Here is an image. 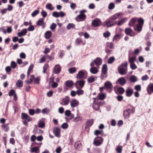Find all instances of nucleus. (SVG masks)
<instances>
[{
    "mask_svg": "<svg viewBox=\"0 0 153 153\" xmlns=\"http://www.w3.org/2000/svg\"><path fill=\"white\" fill-rule=\"evenodd\" d=\"M122 146H117L116 150L118 153H121L122 152Z\"/></svg>",
    "mask_w": 153,
    "mask_h": 153,
    "instance_id": "nucleus-41",
    "label": "nucleus"
},
{
    "mask_svg": "<svg viewBox=\"0 0 153 153\" xmlns=\"http://www.w3.org/2000/svg\"><path fill=\"white\" fill-rule=\"evenodd\" d=\"M104 86L107 89L111 91L112 89L113 85L112 83L109 81H107L105 83Z\"/></svg>",
    "mask_w": 153,
    "mask_h": 153,
    "instance_id": "nucleus-12",
    "label": "nucleus"
},
{
    "mask_svg": "<svg viewBox=\"0 0 153 153\" xmlns=\"http://www.w3.org/2000/svg\"><path fill=\"white\" fill-rule=\"evenodd\" d=\"M94 122L93 120L91 119L88 120L86 122L85 126V128L91 127L93 124Z\"/></svg>",
    "mask_w": 153,
    "mask_h": 153,
    "instance_id": "nucleus-22",
    "label": "nucleus"
},
{
    "mask_svg": "<svg viewBox=\"0 0 153 153\" xmlns=\"http://www.w3.org/2000/svg\"><path fill=\"white\" fill-rule=\"evenodd\" d=\"M103 141V139L101 137H97L94 139L93 144L95 146H99L102 144Z\"/></svg>",
    "mask_w": 153,
    "mask_h": 153,
    "instance_id": "nucleus-4",
    "label": "nucleus"
},
{
    "mask_svg": "<svg viewBox=\"0 0 153 153\" xmlns=\"http://www.w3.org/2000/svg\"><path fill=\"white\" fill-rule=\"evenodd\" d=\"M45 37L47 39H49L52 36V33L50 31H48L45 33Z\"/></svg>",
    "mask_w": 153,
    "mask_h": 153,
    "instance_id": "nucleus-28",
    "label": "nucleus"
},
{
    "mask_svg": "<svg viewBox=\"0 0 153 153\" xmlns=\"http://www.w3.org/2000/svg\"><path fill=\"white\" fill-rule=\"evenodd\" d=\"M65 115L67 117H69L71 114V112L69 110H67L65 112Z\"/></svg>",
    "mask_w": 153,
    "mask_h": 153,
    "instance_id": "nucleus-58",
    "label": "nucleus"
},
{
    "mask_svg": "<svg viewBox=\"0 0 153 153\" xmlns=\"http://www.w3.org/2000/svg\"><path fill=\"white\" fill-rule=\"evenodd\" d=\"M101 23V21L100 19H96L92 21L91 25L94 27H96L99 26Z\"/></svg>",
    "mask_w": 153,
    "mask_h": 153,
    "instance_id": "nucleus-6",
    "label": "nucleus"
},
{
    "mask_svg": "<svg viewBox=\"0 0 153 153\" xmlns=\"http://www.w3.org/2000/svg\"><path fill=\"white\" fill-rule=\"evenodd\" d=\"M118 82L121 85H123L126 82V79L123 77L119 78L117 80Z\"/></svg>",
    "mask_w": 153,
    "mask_h": 153,
    "instance_id": "nucleus-21",
    "label": "nucleus"
},
{
    "mask_svg": "<svg viewBox=\"0 0 153 153\" xmlns=\"http://www.w3.org/2000/svg\"><path fill=\"white\" fill-rule=\"evenodd\" d=\"M77 68L75 67H71L68 69V71L70 74H73L76 72Z\"/></svg>",
    "mask_w": 153,
    "mask_h": 153,
    "instance_id": "nucleus-29",
    "label": "nucleus"
},
{
    "mask_svg": "<svg viewBox=\"0 0 153 153\" xmlns=\"http://www.w3.org/2000/svg\"><path fill=\"white\" fill-rule=\"evenodd\" d=\"M126 34L130 36H133L136 35V33L130 28H126L125 30Z\"/></svg>",
    "mask_w": 153,
    "mask_h": 153,
    "instance_id": "nucleus-5",
    "label": "nucleus"
},
{
    "mask_svg": "<svg viewBox=\"0 0 153 153\" xmlns=\"http://www.w3.org/2000/svg\"><path fill=\"white\" fill-rule=\"evenodd\" d=\"M38 126L39 127L43 128L45 126V123L42 121L40 120L39 122Z\"/></svg>",
    "mask_w": 153,
    "mask_h": 153,
    "instance_id": "nucleus-46",
    "label": "nucleus"
},
{
    "mask_svg": "<svg viewBox=\"0 0 153 153\" xmlns=\"http://www.w3.org/2000/svg\"><path fill=\"white\" fill-rule=\"evenodd\" d=\"M133 93V89L130 88H128L126 91V95L128 97H131L132 94Z\"/></svg>",
    "mask_w": 153,
    "mask_h": 153,
    "instance_id": "nucleus-20",
    "label": "nucleus"
},
{
    "mask_svg": "<svg viewBox=\"0 0 153 153\" xmlns=\"http://www.w3.org/2000/svg\"><path fill=\"white\" fill-rule=\"evenodd\" d=\"M97 79V77L95 76H91L89 77L87 79V81L89 83H91L96 80Z\"/></svg>",
    "mask_w": 153,
    "mask_h": 153,
    "instance_id": "nucleus-24",
    "label": "nucleus"
},
{
    "mask_svg": "<svg viewBox=\"0 0 153 153\" xmlns=\"http://www.w3.org/2000/svg\"><path fill=\"white\" fill-rule=\"evenodd\" d=\"M35 113V110L33 109H30L29 110V113L31 115H33Z\"/></svg>",
    "mask_w": 153,
    "mask_h": 153,
    "instance_id": "nucleus-51",
    "label": "nucleus"
},
{
    "mask_svg": "<svg viewBox=\"0 0 153 153\" xmlns=\"http://www.w3.org/2000/svg\"><path fill=\"white\" fill-rule=\"evenodd\" d=\"M75 43L76 45H79L82 43V41L81 38H77L76 39Z\"/></svg>",
    "mask_w": 153,
    "mask_h": 153,
    "instance_id": "nucleus-45",
    "label": "nucleus"
},
{
    "mask_svg": "<svg viewBox=\"0 0 153 153\" xmlns=\"http://www.w3.org/2000/svg\"><path fill=\"white\" fill-rule=\"evenodd\" d=\"M135 89L137 91H140L141 90V87L140 85H138L135 86Z\"/></svg>",
    "mask_w": 153,
    "mask_h": 153,
    "instance_id": "nucleus-63",
    "label": "nucleus"
},
{
    "mask_svg": "<svg viewBox=\"0 0 153 153\" xmlns=\"http://www.w3.org/2000/svg\"><path fill=\"white\" fill-rule=\"evenodd\" d=\"M144 23V20L142 18L134 17L130 20L128 25L130 26H133L135 31L140 32L142 30Z\"/></svg>",
    "mask_w": 153,
    "mask_h": 153,
    "instance_id": "nucleus-1",
    "label": "nucleus"
},
{
    "mask_svg": "<svg viewBox=\"0 0 153 153\" xmlns=\"http://www.w3.org/2000/svg\"><path fill=\"white\" fill-rule=\"evenodd\" d=\"M68 125L66 123H63L61 126L62 128L63 129H66L68 128Z\"/></svg>",
    "mask_w": 153,
    "mask_h": 153,
    "instance_id": "nucleus-61",
    "label": "nucleus"
},
{
    "mask_svg": "<svg viewBox=\"0 0 153 153\" xmlns=\"http://www.w3.org/2000/svg\"><path fill=\"white\" fill-rule=\"evenodd\" d=\"M56 25L55 23H52L50 27V29L52 30H54L56 28Z\"/></svg>",
    "mask_w": 153,
    "mask_h": 153,
    "instance_id": "nucleus-55",
    "label": "nucleus"
},
{
    "mask_svg": "<svg viewBox=\"0 0 153 153\" xmlns=\"http://www.w3.org/2000/svg\"><path fill=\"white\" fill-rule=\"evenodd\" d=\"M65 84L66 85L69 87H71L73 85V82L72 81H67L66 82Z\"/></svg>",
    "mask_w": 153,
    "mask_h": 153,
    "instance_id": "nucleus-44",
    "label": "nucleus"
},
{
    "mask_svg": "<svg viewBox=\"0 0 153 153\" xmlns=\"http://www.w3.org/2000/svg\"><path fill=\"white\" fill-rule=\"evenodd\" d=\"M39 148V147H33L31 150V152H35L36 153H39L40 152Z\"/></svg>",
    "mask_w": 153,
    "mask_h": 153,
    "instance_id": "nucleus-39",
    "label": "nucleus"
},
{
    "mask_svg": "<svg viewBox=\"0 0 153 153\" xmlns=\"http://www.w3.org/2000/svg\"><path fill=\"white\" fill-rule=\"evenodd\" d=\"M136 59V57L135 56H133L132 57H129L128 58V61L131 64L132 63H134Z\"/></svg>",
    "mask_w": 153,
    "mask_h": 153,
    "instance_id": "nucleus-38",
    "label": "nucleus"
},
{
    "mask_svg": "<svg viewBox=\"0 0 153 153\" xmlns=\"http://www.w3.org/2000/svg\"><path fill=\"white\" fill-rule=\"evenodd\" d=\"M86 71L85 70L79 71L76 74V77L78 79H82L84 77Z\"/></svg>",
    "mask_w": 153,
    "mask_h": 153,
    "instance_id": "nucleus-11",
    "label": "nucleus"
},
{
    "mask_svg": "<svg viewBox=\"0 0 153 153\" xmlns=\"http://www.w3.org/2000/svg\"><path fill=\"white\" fill-rule=\"evenodd\" d=\"M39 10H36L34 11L31 14V16L33 17L35 16L36 15L39 14Z\"/></svg>",
    "mask_w": 153,
    "mask_h": 153,
    "instance_id": "nucleus-47",
    "label": "nucleus"
},
{
    "mask_svg": "<svg viewBox=\"0 0 153 153\" xmlns=\"http://www.w3.org/2000/svg\"><path fill=\"white\" fill-rule=\"evenodd\" d=\"M130 81L132 82H135L137 80V78L134 76H133L130 77Z\"/></svg>",
    "mask_w": 153,
    "mask_h": 153,
    "instance_id": "nucleus-50",
    "label": "nucleus"
},
{
    "mask_svg": "<svg viewBox=\"0 0 153 153\" xmlns=\"http://www.w3.org/2000/svg\"><path fill=\"white\" fill-rule=\"evenodd\" d=\"M69 101L70 98L69 97L66 96L60 100V103L62 105H66L69 104Z\"/></svg>",
    "mask_w": 153,
    "mask_h": 153,
    "instance_id": "nucleus-7",
    "label": "nucleus"
},
{
    "mask_svg": "<svg viewBox=\"0 0 153 153\" xmlns=\"http://www.w3.org/2000/svg\"><path fill=\"white\" fill-rule=\"evenodd\" d=\"M127 62L121 64L118 68V71L119 74L123 75L125 74L127 72Z\"/></svg>",
    "mask_w": 153,
    "mask_h": 153,
    "instance_id": "nucleus-2",
    "label": "nucleus"
},
{
    "mask_svg": "<svg viewBox=\"0 0 153 153\" xmlns=\"http://www.w3.org/2000/svg\"><path fill=\"white\" fill-rule=\"evenodd\" d=\"M64 108L62 107H60L58 109L59 112L61 114H62L64 113Z\"/></svg>",
    "mask_w": 153,
    "mask_h": 153,
    "instance_id": "nucleus-60",
    "label": "nucleus"
},
{
    "mask_svg": "<svg viewBox=\"0 0 153 153\" xmlns=\"http://www.w3.org/2000/svg\"><path fill=\"white\" fill-rule=\"evenodd\" d=\"M98 98H97L99 100H100L101 101V100H103L104 99L105 97V94H99L98 96Z\"/></svg>",
    "mask_w": 153,
    "mask_h": 153,
    "instance_id": "nucleus-40",
    "label": "nucleus"
},
{
    "mask_svg": "<svg viewBox=\"0 0 153 153\" xmlns=\"http://www.w3.org/2000/svg\"><path fill=\"white\" fill-rule=\"evenodd\" d=\"M90 71L92 74H96L98 73V70L96 67H92L90 68Z\"/></svg>",
    "mask_w": 153,
    "mask_h": 153,
    "instance_id": "nucleus-25",
    "label": "nucleus"
},
{
    "mask_svg": "<svg viewBox=\"0 0 153 153\" xmlns=\"http://www.w3.org/2000/svg\"><path fill=\"white\" fill-rule=\"evenodd\" d=\"M130 67L132 70H135L137 68V65L134 63H132L130 64Z\"/></svg>",
    "mask_w": 153,
    "mask_h": 153,
    "instance_id": "nucleus-48",
    "label": "nucleus"
},
{
    "mask_svg": "<svg viewBox=\"0 0 153 153\" xmlns=\"http://www.w3.org/2000/svg\"><path fill=\"white\" fill-rule=\"evenodd\" d=\"M115 58L114 57H111L109 59L108 61V63L109 64H111L115 60Z\"/></svg>",
    "mask_w": 153,
    "mask_h": 153,
    "instance_id": "nucleus-53",
    "label": "nucleus"
},
{
    "mask_svg": "<svg viewBox=\"0 0 153 153\" xmlns=\"http://www.w3.org/2000/svg\"><path fill=\"white\" fill-rule=\"evenodd\" d=\"M79 105V102L76 99H73L70 102L71 107L74 108L77 106Z\"/></svg>",
    "mask_w": 153,
    "mask_h": 153,
    "instance_id": "nucleus-14",
    "label": "nucleus"
},
{
    "mask_svg": "<svg viewBox=\"0 0 153 153\" xmlns=\"http://www.w3.org/2000/svg\"><path fill=\"white\" fill-rule=\"evenodd\" d=\"M76 94L78 95H82L84 93V91L83 90L80 89L77 90L76 91Z\"/></svg>",
    "mask_w": 153,
    "mask_h": 153,
    "instance_id": "nucleus-49",
    "label": "nucleus"
},
{
    "mask_svg": "<svg viewBox=\"0 0 153 153\" xmlns=\"http://www.w3.org/2000/svg\"><path fill=\"white\" fill-rule=\"evenodd\" d=\"M34 30V27L32 25H30L28 28V30L30 31H33Z\"/></svg>",
    "mask_w": 153,
    "mask_h": 153,
    "instance_id": "nucleus-62",
    "label": "nucleus"
},
{
    "mask_svg": "<svg viewBox=\"0 0 153 153\" xmlns=\"http://www.w3.org/2000/svg\"><path fill=\"white\" fill-rule=\"evenodd\" d=\"M103 25L106 27H109L112 26L110 24L107 19H106L105 21L104 22Z\"/></svg>",
    "mask_w": 153,
    "mask_h": 153,
    "instance_id": "nucleus-33",
    "label": "nucleus"
},
{
    "mask_svg": "<svg viewBox=\"0 0 153 153\" xmlns=\"http://www.w3.org/2000/svg\"><path fill=\"white\" fill-rule=\"evenodd\" d=\"M147 91L149 94L150 95L153 92V84H150L147 88Z\"/></svg>",
    "mask_w": 153,
    "mask_h": 153,
    "instance_id": "nucleus-18",
    "label": "nucleus"
},
{
    "mask_svg": "<svg viewBox=\"0 0 153 153\" xmlns=\"http://www.w3.org/2000/svg\"><path fill=\"white\" fill-rule=\"evenodd\" d=\"M44 18L40 19L36 22V25L38 26H40L42 25L44 23Z\"/></svg>",
    "mask_w": 153,
    "mask_h": 153,
    "instance_id": "nucleus-34",
    "label": "nucleus"
},
{
    "mask_svg": "<svg viewBox=\"0 0 153 153\" xmlns=\"http://www.w3.org/2000/svg\"><path fill=\"white\" fill-rule=\"evenodd\" d=\"M53 132L55 135L57 137H59L60 136V129L58 127H55L53 129Z\"/></svg>",
    "mask_w": 153,
    "mask_h": 153,
    "instance_id": "nucleus-15",
    "label": "nucleus"
},
{
    "mask_svg": "<svg viewBox=\"0 0 153 153\" xmlns=\"http://www.w3.org/2000/svg\"><path fill=\"white\" fill-rule=\"evenodd\" d=\"M85 81L83 80L77 81L75 83L76 88H78L77 86L79 85L80 88H82L85 85Z\"/></svg>",
    "mask_w": 153,
    "mask_h": 153,
    "instance_id": "nucleus-13",
    "label": "nucleus"
},
{
    "mask_svg": "<svg viewBox=\"0 0 153 153\" xmlns=\"http://www.w3.org/2000/svg\"><path fill=\"white\" fill-rule=\"evenodd\" d=\"M46 9H48L50 10H53L54 8L52 6V5L51 3H48L46 5Z\"/></svg>",
    "mask_w": 153,
    "mask_h": 153,
    "instance_id": "nucleus-37",
    "label": "nucleus"
},
{
    "mask_svg": "<svg viewBox=\"0 0 153 153\" xmlns=\"http://www.w3.org/2000/svg\"><path fill=\"white\" fill-rule=\"evenodd\" d=\"M131 111V110L129 109H128L124 111L123 116L125 118L128 119L129 118Z\"/></svg>",
    "mask_w": 153,
    "mask_h": 153,
    "instance_id": "nucleus-17",
    "label": "nucleus"
},
{
    "mask_svg": "<svg viewBox=\"0 0 153 153\" xmlns=\"http://www.w3.org/2000/svg\"><path fill=\"white\" fill-rule=\"evenodd\" d=\"M124 89L122 87H119L117 89V92L120 94H123L124 93Z\"/></svg>",
    "mask_w": 153,
    "mask_h": 153,
    "instance_id": "nucleus-43",
    "label": "nucleus"
},
{
    "mask_svg": "<svg viewBox=\"0 0 153 153\" xmlns=\"http://www.w3.org/2000/svg\"><path fill=\"white\" fill-rule=\"evenodd\" d=\"M127 20V19L126 18L121 19L119 20L117 24L119 26H121L126 22Z\"/></svg>",
    "mask_w": 153,
    "mask_h": 153,
    "instance_id": "nucleus-27",
    "label": "nucleus"
},
{
    "mask_svg": "<svg viewBox=\"0 0 153 153\" xmlns=\"http://www.w3.org/2000/svg\"><path fill=\"white\" fill-rule=\"evenodd\" d=\"M21 117L22 119L25 120H24L27 121V122H30L32 120L31 118L27 114L25 113H22V114Z\"/></svg>",
    "mask_w": 153,
    "mask_h": 153,
    "instance_id": "nucleus-9",
    "label": "nucleus"
},
{
    "mask_svg": "<svg viewBox=\"0 0 153 153\" xmlns=\"http://www.w3.org/2000/svg\"><path fill=\"white\" fill-rule=\"evenodd\" d=\"M27 33V29H22L21 32L18 33L17 34L18 36L22 37L23 36L25 35Z\"/></svg>",
    "mask_w": 153,
    "mask_h": 153,
    "instance_id": "nucleus-23",
    "label": "nucleus"
},
{
    "mask_svg": "<svg viewBox=\"0 0 153 153\" xmlns=\"http://www.w3.org/2000/svg\"><path fill=\"white\" fill-rule=\"evenodd\" d=\"M41 14L42 16L44 18L45 17L47 16V13L44 10H42V11L41 12Z\"/></svg>",
    "mask_w": 153,
    "mask_h": 153,
    "instance_id": "nucleus-59",
    "label": "nucleus"
},
{
    "mask_svg": "<svg viewBox=\"0 0 153 153\" xmlns=\"http://www.w3.org/2000/svg\"><path fill=\"white\" fill-rule=\"evenodd\" d=\"M75 25L73 23H69L67 26V28L70 30L71 28H73L75 27Z\"/></svg>",
    "mask_w": 153,
    "mask_h": 153,
    "instance_id": "nucleus-42",
    "label": "nucleus"
},
{
    "mask_svg": "<svg viewBox=\"0 0 153 153\" xmlns=\"http://www.w3.org/2000/svg\"><path fill=\"white\" fill-rule=\"evenodd\" d=\"M122 14L120 13H117L114 14L113 16H111L112 19L114 20V21L122 15Z\"/></svg>",
    "mask_w": 153,
    "mask_h": 153,
    "instance_id": "nucleus-26",
    "label": "nucleus"
},
{
    "mask_svg": "<svg viewBox=\"0 0 153 153\" xmlns=\"http://www.w3.org/2000/svg\"><path fill=\"white\" fill-rule=\"evenodd\" d=\"M115 7L114 4L113 3H110L108 5V9L109 10H111L113 9Z\"/></svg>",
    "mask_w": 153,
    "mask_h": 153,
    "instance_id": "nucleus-52",
    "label": "nucleus"
},
{
    "mask_svg": "<svg viewBox=\"0 0 153 153\" xmlns=\"http://www.w3.org/2000/svg\"><path fill=\"white\" fill-rule=\"evenodd\" d=\"M10 66L12 68H15L17 66V64L15 62L12 61L11 62Z\"/></svg>",
    "mask_w": 153,
    "mask_h": 153,
    "instance_id": "nucleus-56",
    "label": "nucleus"
},
{
    "mask_svg": "<svg viewBox=\"0 0 153 153\" xmlns=\"http://www.w3.org/2000/svg\"><path fill=\"white\" fill-rule=\"evenodd\" d=\"M107 19L108 21L110 24L111 25V26L116 24L117 23L116 21H114L111 17Z\"/></svg>",
    "mask_w": 153,
    "mask_h": 153,
    "instance_id": "nucleus-35",
    "label": "nucleus"
},
{
    "mask_svg": "<svg viewBox=\"0 0 153 153\" xmlns=\"http://www.w3.org/2000/svg\"><path fill=\"white\" fill-rule=\"evenodd\" d=\"M61 70V68L60 65L59 64L56 65L54 67V73L55 74H58L60 72Z\"/></svg>",
    "mask_w": 153,
    "mask_h": 153,
    "instance_id": "nucleus-16",
    "label": "nucleus"
},
{
    "mask_svg": "<svg viewBox=\"0 0 153 153\" xmlns=\"http://www.w3.org/2000/svg\"><path fill=\"white\" fill-rule=\"evenodd\" d=\"M86 18V16L85 14L83 13H80L75 18L76 20L78 22L84 21Z\"/></svg>",
    "mask_w": 153,
    "mask_h": 153,
    "instance_id": "nucleus-8",
    "label": "nucleus"
},
{
    "mask_svg": "<svg viewBox=\"0 0 153 153\" xmlns=\"http://www.w3.org/2000/svg\"><path fill=\"white\" fill-rule=\"evenodd\" d=\"M94 62L97 66H100L102 64V60L99 57H97L94 60Z\"/></svg>",
    "mask_w": 153,
    "mask_h": 153,
    "instance_id": "nucleus-19",
    "label": "nucleus"
},
{
    "mask_svg": "<svg viewBox=\"0 0 153 153\" xmlns=\"http://www.w3.org/2000/svg\"><path fill=\"white\" fill-rule=\"evenodd\" d=\"M110 33L108 31H107L103 33V36L105 38H107L109 37L110 36Z\"/></svg>",
    "mask_w": 153,
    "mask_h": 153,
    "instance_id": "nucleus-54",
    "label": "nucleus"
},
{
    "mask_svg": "<svg viewBox=\"0 0 153 153\" xmlns=\"http://www.w3.org/2000/svg\"><path fill=\"white\" fill-rule=\"evenodd\" d=\"M149 78V77L146 75H145L144 76H142L141 77L143 81L147 80V79H148Z\"/></svg>",
    "mask_w": 153,
    "mask_h": 153,
    "instance_id": "nucleus-64",
    "label": "nucleus"
},
{
    "mask_svg": "<svg viewBox=\"0 0 153 153\" xmlns=\"http://www.w3.org/2000/svg\"><path fill=\"white\" fill-rule=\"evenodd\" d=\"M102 103L100 100L97 98H94L93 105V108L96 110H98L99 109L100 105H102Z\"/></svg>",
    "mask_w": 153,
    "mask_h": 153,
    "instance_id": "nucleus-3",
    "label": "nucleus"
},
{
    "mask_svg": "<svg viewBox=\"0 0 153 153\" xmlns=\"http://www.w3.org/2000/svg\"><path fill=\"white\" fill-rule=\"evenodd\" d=\"M58 12L55 11L53 12L52 15L53 16L56 18H58L59 17V16L58 15Z\"/></svg>",
    "mask_w": 153,
    "mask_h": 153,
    "instance_id": "nucleus-57",
    "label": "nucleus"
},
{
    "mask_svg": "<svg viewBox=\"0 0 153 153\" xmlns=\"http://www.w3.org/2000/svg\"><path fill=\"white\" fill-rule=\"evenodd\" d=\"M107 65L106 64L103 65L102 68V73L101 74V77L103 78L106 77V76H105L107 73Z\"/></svg>",
    "mask_w": 153,
    "mask_h": 153,
    "instance_id": "nucleus-10",
    "label": "nucleus"
},
{
    "mask_svg": "<svg viewBox=\"0 0 153 153\" xmlns=\"http://www.w3.org/2000/svg\"><path fill=\"white\" fill-rule=\"evenodd\" d=\"M81 144L79 141L76 142L74 144V146L75 149H79L81 147Z\"/></svg>",
    "mask_w": 153,
    "mask_h": 153,
    "instance_id": "nucleus-30",
    "label": "nucleus"
},
{
    "mask_svg": "<svg viewBox=\"0 0 153 153\" xmlns=\"http://www.w3.org/2000/svg\"><path fill=\"white\" fill-rule=\"evenodd\" d=\"M2 128L5 131H7L9 130V127L8 126V124H3L1 126Z\"/></svg>",
    "mask_w": 153,
    "mask_h": 153,
    "instance_id": "nucleus-31",
    "label": "nucleus"
},
{
    "mask_svg": "<svg viewBox=\"0 0 153 153\" xmlns=\"http://www.w3.org/2000/svg\"><path fill=\"white\" fill-rule=\"evenodd\" d=\"M23 82L21 80H19L17 81L16 83V86L18 87L21 88L22 86Z\"/></svg>",
    "mask_w": 153,
    "mask_h": 153,
    "instance_id": "nucleus-32",
    "label": "nucleus"
},
{
    "mask_svg": "<svg viewBox=\"0 0 153 153\" xmlns=\"http://www.w3.org/2000/svg\"><path fill=\"white\" fill-rule=\"evenodd\" d=\"M107 19L108 21L110 24L111 25V26L116 24L117 23L116 21H114L111 17Z\"/></svg>",
    "mask_w": 153,
    "mask_h": 153,
    "instance_id": "nucleus-36",
    "label": "nucleus"
}]
</instances>
